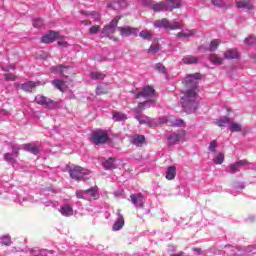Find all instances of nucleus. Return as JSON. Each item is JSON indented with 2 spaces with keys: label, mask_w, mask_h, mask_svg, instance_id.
Wrapping results in <instances>:
<instances>
[{
  "label": "nucleus",
  "mask_w": 256,
  "mask_h": 256,
  "mask_svg": "<svg viewBox=\"0 0 256 256\" xmlns=\"http://www.w3.org/2000/svg\"><path fill=\"white\" fill-rule=\"evenodd\" d=\"M199 79H201V74H191L186 78V91L184 92L182 99L183 107H188L189 109H197V89L199 87Z\"/></svg>",
  "instance_id": "1"
},
{
  "label": "nucleus",
  "mask_w": 256,
  "mask_h": 256,
  "mask_svg": "<svg viewBox=\"0 0 256 256\" xmlns=\"http://www.w3.org/2000/svg\"><path fill=\"white\" fill-rule=\"evenodd\" d=\"M35 102L38 105H41L42 107H44V109L53 110V109L59 108V101L47 98V96L37 95L35 97Z\"/></svg>",
  "instance_id": "2"
},
{
  "label": "nucleus",
  "mask_w": 256,
  "mask_h": 256,
  "mask_svg": "<svg viewBox=\"0 0 256 256\" xmlns=\"http://www.w3.org/2000/svg\"><path fill=\"white\" fill-rule=\"evenodd\" d=\"M117 25H119L118 19H113L109 24L105 25L102 29L101 39H103V37H107L110 40H117V38L113 37L117 31Z\"/></svg>",
  "instance_id": "3"
},
{
  "label": "nucleus",
  "mask_w": 256,
  "mask_h": 256,
  "mask_svg": "<svg viewBox=\"0 0 256 256\" xmlns=\"http://www.w3.org/2000/svg\"><path fill=\"white\" fill-rule=\"evenodd\" d=\"M69 175L71 179H75V181H81L83 177L91 175V172L89 169L83 168L81 166H74L69 169Z\"/></svg>",
  "instance_id": "4"
},
{
  "label": "nucleus",
  "mask_w": 256,
  "mask_h": 256,
  "mask_svg": "<svg viewBox=\"0 0 256 256\" xmlns=\"http://www.w3.org/2000/svg\"><path fill=\"white\" fill-rule=\"evenodd\" d=\"M91 139L94 145H105L109 141V134L106 130H96L93 132Z\"/></svg>",
  "instance_id": "5"
},
{
  "label": "nucleus",
  "mask_w": 256,
  "mask_h": 256,
  "mask_svg": "<svg viewBox=\"0 0 256 256\" xmlns=\"http://www.w3.org/2000/svg\"><path fill=\"white\" fill-rule=\"evenodd\" d=\"M185 135H187V131L181 130L178 133H173L167 137L168 139V145H177L178 143H181V141H185Z\"/></svg>",
  "instance_id": "6"
},
{
  "label": "nucleus",
  "mask_w": 256,
  "mask_h": 256,
  "mask_svg": "<svg viewBox=\"0 0 256 256\" xmlns=\"http://www.w3.org/2000/svg\"><path fill=\"white\" fill-rule=\"evenodd\" d=\"M41 83L39 82H33V81H28L25 82L21 85L18 84V87L23 91L24 93H33L35 91V88L39 87Z\"/></svg>",
  "instance_id": "7"
},
{
  "label": "nucleus",
  "mask_w": 256,
  "mask_h": 256,
  "mask_svg": "<svg viewBox=\"0 0 256 256\" xmlns=\"http://www.w3.org/2000/svg\"><path fill=\"white\" fill-rule=\"evenodd\" d=\"M144 97L145 99H149V97H155V88L152 86H146L143 90L135 95L136 99H141Z\"/></svg>",
  "instance_id": "8"
},
{
  "label": "nucleus",
  "mask_w": 256,
  "mask_h": 256,
  "mask_svg": "<svg viewBox=\"0 0 256 256\" xmlns=\"http://www.w3.org/2000/svg\"><path fill=\"white\" fill-rule=\"evenodd\" d=\"M19 151H21V148L19 146H12V153H5L4 159L7 161V163H15V159L19 156Z\"/></svg>",
  "instance_id": "9"
},
{
  "label": "nucleus",
  "mask_w": 256,
  "mask_h": 256,
  "mask_svg": "<svg viewBox=\"0 0 256 256\" xmlns=\"http://www.w3.org/2000/svg\"><path fill=\"white\" fill-rule=\"evenodd\" d=\"M55 73H58V75H61V77L67 78L69 75H73V68L60 64L55 67Z\"/></svg>",
  "instance_id": "10"
},
{
  "label": "nucleus",
  "mask_w": 256,
  "mask_h": 256,
  "mask_svg": "<svg viewBox=\"0 0 256 256\" xmlns=\"http://www.w3.org/2000/svg\"><path fill=\"white\" fill-rule=\"evenodd\" d=\"M117 30L120 32L121 37H130V35L137 36V33H139V29L131 26L118 27Z\"/></svg>",
  "instance_id": "11"
},
{
  "label": "nucleus",
  "mask_w": 256,
  "mask_h": 256,
  "mask_svg": "<svg viewBox=\"0 0 256 256\" xmlns=\"http://www.w3.org/2000/svg\"><path fill=\"white\" fill-rule=\"evenodd\" d=\"M61 39L59 32L50 31L48 34L42 36L41 43L49 44Z\"/></svg>",
  "instance_id": "12"
},
{
  "label": "nucleus",
  "mask_w": 256,
  "mask_h": 256,
  "mask_svg": "<svg viewBox=\"0 0 256 256\" xmlns=\"http://www.w3.org/2000/svg\"><path fill=\"white\" fill-rule=\"evenodd\" d=\"M183 2L181 0H166V11H173V9H181Z\"/></svg>",
  "instance_id": "13"
},
{
  "label": "nucleus",
  "mask_w": 256,
  "mask_h": 256,
  "mask_svg": "<svg viewBox=\"0 0 256 256\" xmlns=\"http://www.w3.org/2000/svg\"><path fill=\"white\" fill-rule=\"evenodd\" d=\"M238 9H246V11H253L255 6L251 3V0H242L236 3Z\"/></svg>",
  "instance_id": "14"
},
{
  "label": "nucleus",
  "mask_w": 256,
  "mask_h": 256,
  "mask_svg": "<svg viewBox=\"0 0 256 256\" xmlns=\"http://www.w3.org/2000/svg\"><path fill=\"white\" fill-rule=\"evenodd\" d=\"M239 51L237 49H228L224 52V59H238Z\"/></svg>",
  "instance_id": "15"
},
{
  "label": "nucleus",
  "mask_w": 256,
  "mask_h": 256,
  "mask_svg": "<svg viewBox=\"0 0 256 256\" xmlns=\"http://www.w3.org/2000/svg\"><path fill=\"white\" fill-rule=\"evenodd\" d=\"M145 143V136L136 134L132 136V144L136 145V147H143Z\"/></svg>",
  "instance_id": "16"
},
{
  "label": "nucleus",
  "mask_w": 256,
  "mask_h": 256,
  "mask_svg": "<svg viewBox=\"0 0 256 256\" xmlns=\"http://www.w3.org/2000/svg\"><path fill=\"white\" fill-rule=\"evenodd\" d=\"M209 61L213 63V65H223L225 58L218 56L215 53L209 55Z\"/></svg>",
  "instance_id": "17"
},
{
  "label": "nucleus",
  "mask_w": 256,
  "mask_h": 256,
  "mask_svg": "<svg viewBox=\"0 0 256 256\" xmlns=\"http://www.w3.org/2000/svg\"><path fill=\"white\" fill-rule=\"evenodd\" d=\"M123 225H125V218H123L122 214L118 215L117 221L114 223L112 229L114 231H120V229H123Z\"/></svg>",
  "instance_id": "18"
},
{
  "label": "nucleus",
  "mask_w": 256,
  "mask_h": 256,
  "mask_svg": "<svg viewBox=\"0 0 256 256\" xmlns=\"http://www.w3.org/2000/svg\"><path fill=\"white\" fill-rule=\"evenodd\" d=\"M23 149L24 151H29V153H32L33 155H38L39 153V147L31 143L24 144Z\"/></svg>",
  "instance_id": "19"
},
{
  "label": "nucleus",
  "mask_w": 256,
  "mask_h": 256,
  "mask_svg": "<svg viewBox=\"0 0 256 256\" xmlns=\"http://www.w3.org/2000/svg\"><path fill=\"white\" fill-rule=\"evenodd\" d=\"M112 119L113 121H125L127 120V115L124 114L123 112H119V111H113L112 112Z\"/></svg>",
  "instance_id": "20"
},
{
  "label": "nucleus",
  "mask_w": 256,
  "mask_h": 256,
  "mask_svg": "<svg viewBox=\"0 0 256 256\" xmlns=\"http://www.w3.org/2000/svg\"><path fill=\"white\" fill-rule=\"evenodd\" d=\"M176 176H177V170L175 166H169L166 172V179H168V181H172V179H175Z\"/></svg>",
  "instance_id": "21"
},
{
  "label": "nucleus",
  "mask_w": 256,
  "mask_h": 256,
  "mask_svg": "<svg viewBox=\"0 0 256 256\" xmlns=\"http://www.w3.org/2000/svg\"><path fill=\"white\" fill-rule=\"evenodd\" d=\"M169 20H167L166 18H163L161 20H156L154 22V27L156 28H161L163 27L164 29H169Z\"/></svg>",
  "instance_id": "22"
},
{
  "label": "nucleus",
  "mask_w": 256,
  "mask_h": 256,
  "mask_svg": "<svg viewBox=\"0 0 256 256\" xmlns=\"http://www.w3.org/2000/svg\"><path fill=\"white\" fill-rule=\"evenodd\" d=\"M60 213L64 217H71V215H73V208L69 205H65L60 208Z\"/></svg>",
  "instance_id": "23"
},
{
  "label": "nucleus",
  "mask_w": 256,
  "mask_h": 256,
  "mask_svg": "<svg viewBox=\"0 0 256 256\" xmlns=\"http://www.w3.org/2000/svg\"><path fill=\"white\" fill-rule=\"evenodd\" d=\"M185 65H193L195 63H199V58L195 56H186L182 59Z\"/></svg>",
  "instance_id": "24"
},
{
  "label": "nucleus",
  "mask_w": 256,
  "mask_h": 256,
  "mask_svg": "<svg viewBox=\"0 0 256 256\" xmlns=\"http://www.w3.org/2000/svg\"><path fill=\"white\" fill-rule=\"evenodd\" d=\"M170 127H185V121L182 119H175L171 116Z\"/></svg>",
  "instance_id": "25"
},
{
  "label": "nucleus",
  "mask_w": 256,
  "mask_h": 256,
  "mask_svg": "<svg viewBox=\"0 0 256 256\" xmlns=\"http://www.w3.org/2000/svg\"><path fill=\"white\" fill-rule=\"evenodd\" d=\"M153 11L159 12V11H167V3L160 2L152 5Z\"/></svg>",
  "instance_id": "26"
},
{
  "label": "nucleus",
  "mask_w": 256,
  "mask_h": 256,
  "mask_svg": "<svg viewBox=\"0 0 256 256\" xmlns=\"http://www.w3.org/2000/svg\"><path fill=\"white\" fill-rule=\"evenodd\" d=\"M86 195H90L92 199H99V194L97 193V188L91 187L90 189L84 190Z\"/></svg>",
  "instance_id": "27"
},
{
  "label": "nucleus",
  "mask_w": 256,
  "mask_h": 256,
  "mask_svg": "<svg viewBox=\"0 0 256 256\" xmlns=\"http://www.w3.org/2000/svg\"><path fill=\"white\" fill-rule=\"evenodd\" d=\"M130 199L133 205H137V203L143 201V194L142 193L131 194Z\"/></svg>",
  "instance_id": "28"
},
{
  "label": "nucleus",
  "mask_w": 256,
  "mask_h": 256,
  "mask_svg": "<svg viewBox=\"0 0 256 256\" xmlns=\"http://www.w3.org/2000/svg\"><path fill=\"white\" fill-rule=\"evenodd\" d=\"M104 169H115V159L109 158L103 162Z\"/></svg>",
  "instance_id": "29"
},
{
  "label": "nucleus",
  "mask_w": 256,
  "mask_h": 256,
  "mask_svg": "<svg viewBox=\"0 0 256 256\" xmlns=\"http://www.w3.org/2000/svg\"><path fill=\"white\" fill-rule=\"evenodd\" d=\"M221 45V40L219 39H214L210 42V46L208 48L209 51H217V48Z\"/></svg>",
  "instance_id": "30"
},
{
  "label": "nucleus",
  "mask_w": 256,
  "mask_h": 256,
  "mask_svg": "<svg viewBox=\"0 0 256 256\" xmlns=\"http://www.w3.org/2000/svg\"><path fill=\"white\" fill-rule=\"evenodd\" d=\"M52 85H54V87L59 89V91H63V88L65 87V81L56 79V80H53Z\"/></svg>",
  "instance_id": "31"
},
{
  "label": "nucleus",
  "mask_w": 256,
  "mask_h": 256,
  "mask_svg": "<svg viewBox=\"0 0 256 256\" xmlns=\"http://www.w3.org/2000/svg\"><path fill=\"white\" fill-rule=\"evenodd\" d=\"M229 117H223L221 119L216 120V125L218 127H225V125H229Z\"/></svg>",
  "instance_id": "32"
},
{
  "label": "nucleus",
  "mask_w": 256,
  "mask_h": 256,
  "mask_svg": "<svg viewBox=\"0 0 256 256\" xmlns=\"http://www.w3.org/2000/svg\"><path fill=\"white\" fill-rule=\"evenodd\" d=\"M0 239H1V244L5 245L6 247H9V245L13 243V241H11V236L9 235H4Z\"/></svg>",
  "instance_id": "33"
},
{
  "label": "nucleus",
  "mask_w": 256,
  "mask_h": 256,
  "mask_svg": "<svg viewBox=\"0 0 256 256\" xmlns=\"http://www.w3.org/2000/svg\"><path fill=\"white\" fill-rule=\"evenodd\" d=\"M168 29H170L171 31H177V29H183V24L179 22H174L171 24L170 22L168 25Z\"/></svg>",
  "instance_id": "34"
},
{
  "label": "nucleus",
  "mask_w": 256,
  "mask_h": 256,
  "mask_svg": "<svg viewBox=\"0 0 256 256\" xmlns=\"http://www.w3.org/2000/svg\"><path fill=\"white\" fill-rule=\"evenodd\" d=\"M245 45H248L249 47H253V45H256V37L255 36H248L244 40Z\"/></svg>",
  "instance_id": "35"
},
{
  "label": "nucleus",
  "mask_w": 256,
  "mask_h": 256,
  "mask_svg": "<svg viewBox=\"0 0 256 256\" xmlns=\"http://www.w3.org/2000/svg\"><path fill=\"white\" fill-rule=\"evenodd\" d=\"M139 36L142 38V39H151L153 37V33H151V31L149 30H142L140 33H139Z\"/></svg>",
  "instance_id": "36"
},
{
  "label": "nucleus",
  "mask_w": 256,
  "mask_h": 256,
  "mask_svg": "<svg viewBox=\"0 0 256 256\" xmlns=\"http://www.w3.org/2000/svg\"><path fill=\"white\" fill-rule=\"evenodd\" d=\"M160 50L161 46H159V44H152L148 49V53H152V55H155V53H159Z\"/></svg>",
  "instance_id": "37"
},
{
  "label": "nucleus",
  "mask_w": 256,
  "mask_h": 256,
  "mask_svg": "<svg viewBox=\"0 0 256 256\" xmlns=\"http://www.w3.org/2000/svg\"><path fill=\"white\" fill-rule=\"evenodd\" d=\"M90 77L91 79H94V80H101V79H105V74L101 72H91Z\"/></svg>",
  "instance_id": "38"
},
{
  "label": "nucleus",
  "mask_w": 256,
  "mask_h": 256,
  "mask_svg": "<svg viewBox=\"0 0 256 256\" xmlns=\"http://www.w3.org/2000/svg\"><path fill=\"white\" fill-rule=\"evenodd\" d=\"M223 161H225V154L224 153H219L215 158H214V163L216 165H222Z\"/></svg>",
  "instance_id": "39"
},
{
  "label": "nucleus",
  "mask_w": 256,
  "mask_h": 256,
  "mask_svg": "<svg viewBox=\"0 0 256 256\" xmlns=\"http://www.w3.org/2000/svg\"><path fill=\"white\" fill-rule=\"evenodd\" d=\"M191 35H195V30L177 33V37L184 38V39H187V37H191Z\"/></svg>",
  "instance_id": "40"
},
{
  "label": "nucleus",
  "mask_w": 256,
  "mask_h": 256,
  "mask_svg": "<svg viewBox=\"0 0 256 256\" xmlns=\"http://www.w3.org/2000/svg\"><path fill=\"white\" fill-rule=\"evenodd\" d=\"M230 131H231V133H237V132L241 131V124L232 122L230 124Z\"/></svg>",
  "instance_id": "41"
},
{
  "label": "nucleus",
  "mask_w": 256,
  "mask_h": 256,
  "mask_svg": "<svg viewBox=\"0 0 256 256\" xmlns=\"http://www.w3.org/2000/svg\"><path fill=\"white\" fill-rule=\"evenodd\" d=\"M99 31H101V26L94 25V26L89 28L88 33L90 35H97V33H99Z\"/></svg>",
  "instance_id": "42"
},
{
  "label": "nucleus",
  "mask_w": 256,
  "mask_h": 256,
  "mask_svg": "<svg viewBox=\"0 0 256 256\" xmlns=\"http://www.w3.org/2000/svg\"><path fill=\"white\" fill-rule=\"evenodd\" d=\"M156 71H159V73H162L163 75H167V68L162 63L156 64Z\"/></svg>",
  "instance_id": "43"
},
{
  "label": "nucleus",
  "mask_w": 256,
  "mask_h": 256,
  "mask_svg": "<svg viewBox=\"0 0 256 256\" xmlns=\"http://www.w3.org/2000/svg\"><path fill=\"white\" fill-rule=\"evenodd\" d=\"M147 105H155V100H147L145 102L138 103V109H143V107H147Z\"/></svg>",
  "instance_id": "44"
},
{
  "label": "nucleus",
  "mask_w": 256,
  "mask_h": 256,
  "mask_svg": "<svg viewBox=\"0 0 256 256\" xmlns=\"http://www.w3.org/2000/svg\"><path fill=\"white\" fill-rule=\"evenodd\" d=\"M208 149L211 151V153H217V140H212Z\"/></svg>",
  "instance_id": "45"
},
{
  "label": "nucleus",
  "mask_w": 256,
  "mask_h": 256,
  "mask_svg": "<svg viewBox=\"0 0 256 256\" xmlns=\"http://www.w3.org/2000/svg\"><path fill=\"white\" fill-rule=\"evenodd\" d=\"M33 27H35L36 29H40V27H43V19H41V18L34 19Z\"/></svg>",
  "instance_id": "46"
},
{
  "label": "nucleus",
  "mask_w": 256,
  "mask_h": 256,
  "mask_svg": "<svg viewBox=\"0 0 256 256\" xmlns=\"http://www.w3.org/2000/svg\"><path fill=\"white\" fill-rule=\"evenodd\" d=\"M5 81H16L17 76L13 73L4 74Z\"/></svg>",
  "instance_id": "47"
},
{
  "label": "nucleus",
  "mask_w": 256,
  "mask_h": 256,
  "mask_svg": "<svg viewBox=\"0 0 256 256\" xmlns=\"http://www.w3.org/2000/svg\"><path fill=\"white\" fill-rule=\"evenodd\" d=\"M170 123H171V116L163 117L160 119V125H168V127H170Z\"/></svg>",
  "instance_id": "48"
},
{
  "label": "nucleus",
  "mask_w": 256,
  "mask_h": 256,
  "mask_svg": "<svg viewBox=\"0 0 256 256\" xmlns=\"http://www.w3.org/2000/svg\"><path fill=\"white\" fill-rule=\"evenodd\" d=\"M240 166L237 162L230 165V173H238Z\"/></svg>",
  "instance_id": "49"
},
{
  "label": "nucleus",
  "mask_w": 256,
  "mask_h": 256,
  "mask_svg": "<svg viewBox=\"0 0 256 256\" xmlns=\"http://www.w3.org/2000/svg\"><path fill=\"white\" fill-rule=\"evenodd\" d=\"M238 163V167H247V165H249V161L247 160H240L237 162Z\"/></svg>",
  "instance_id": "50"
},
{
  "label": "nucleus",
  "mask_w": 256,
  "mask_h": 256,
  "mask_svg": "<svg viewBox=\"0 0 256 256\" xmlns=\"http://www.w3.org/2000/svg\"><path fill=\"white\" fill-rule=\"evenodd\" d=\"M83 195H86V194H85V190H83V191H79V190L76 191V197H77L78 199H85Z\"/></svg>",
  "instance_id": "51"
},
{
  "label": "nucleus",
  "mask_w": 256,
  "mask_h": 256,
  "mask_svg": "<svg viewBox=\"0 0 256 256\" xmlns=\"http://www.w3.org/2000/svg\"><path fill=\"white\" fill-rule=\"evenodd\" d=\"M92 17H94L95 21H101V15L97 12H92Z\"/></svg>",
  "instance_id": "52"
},
{
  "label": "nucleus",
  "mask_w": 256,
  "mask_h": 256,
  "mask_svg": "<svg viewBox=\"0 0 256 256\" xmlns=\"http://www.w3.org/2000/svg\"><path fill=\"white\" fill-rule=\"evenodd\" d=\"M192 251L197 253V255H201V253H203V250H201V248H192Z\"/></svg>",
  "instance_id": "53"
},
{
  "label": "nucleus",
  "mask_w": 256,
  "mask_h": 256,
  "mask_svg": "<svg viewBox=\"0 0 256 256\" xmlns=\"http://www.w3.org/2000/svg\"><path fill=\"white\" fill-rule=\"evenodd\" d=\"M135 119H137V121H139L140 125H143V123H145V120L141 119V117H139V115H136Z\"/></svg>",
  "instance_id": "54"
},
{
  "label": "nucleus",
  "mask_w": 256,
  "mask_h": 256,
  "mask_svg": "<svg viewBox=\"0 0 256 256\" xmlns=\"http://www.w3.org/2000/svg\"><path fill=\"white\" fill-rule=\"evenodd\" d=\"M59 47H67V42L58 41Z\"/></svg>",
  "instance_id": "55"
},
{
  "label": "nucleus",
  "mask_w": 256,
  "mask_h": 256,
  "mask_svg": "<svg viewBox=\"0 0 256 256\" xmlns=\"http://www.w3.org/2000/svg\"><path fill=\"white\" fill-rule=\"evenodd\" d=\"M213 5H216V7H219V5H221V2L217 1V0H212Z\"/></svg>",
  "instance_id": "56"
},
{
  "label": "nucleus",
  "mask_w": 256,
  "mask_h": 256,
  "mask_svg": "<svg viewBox=\"0 0 256 256\" xmlns=\"http://www.w3.org/2000/svg\"><path fill=\"white\" fill-rule=\"evenodd\" d=\"M141 111H143V109H141V108L135 109V113H136V115H138V117H139V115H141Z\"/></svg>",
  "instance_id": "57"
},
{
  "label": "nucleus",
  "mask_w": 256,
  "mask_h": 256,
  "mask_svg": "<svg viewBox=\"0 0 256 256\" xmlns=\"http://www.w3.org/2000/svg\"><path fill=\"white\" fill-rule=\"evenodd\" d=\"M103 93H106V92H102L101 88H97V95H103Z\"/></svg>",
  "instance_id": "58"
}]
</instances>
